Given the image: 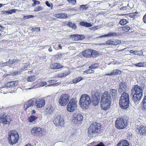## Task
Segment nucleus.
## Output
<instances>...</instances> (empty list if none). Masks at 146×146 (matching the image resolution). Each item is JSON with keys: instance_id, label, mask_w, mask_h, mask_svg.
I'll return each instance as SVG.
<instances>
[{"instance_id": "f257e3e1", "label": "nucleus", "mask_w": 146, "mask_h": 146, "mask_svg": "<svg viewBox=\"0 0 146 146\" xmlns=\"http://www.w3.org/2000/svg\"><path fill=\"white\" fill-rule=\"evenodd\" d=\"M111 103V97L109 92L105 91L101 97L100 106L102 110L107 111L110 108Z\"/></svg>"}, {"instance_id": "f03ea898", "label": "nucleus", "mask_w": 146, "mask_h": 146, "mask_svg": "<svg viewBox=\"0 0 146 146\" xmlns=\"http://www.w3.org/2000/svg\"><path fill=\"white\" fill-rule=\"evenodd\" d=\"M102 131V126L100 123H93L90 125L88 129V136L92 138L94 135H98Z\"/></svg>"}, {"instance_id": "7ed1b4c3", "label": "nucleus", "mask_w": 146, "mask_h": 146, "mask_svg": "<svg viewBox=\"0 0 146 146\" xmlns=\"http://www.w3.org/2000/svg\"><path fill=\"white\" fill-rule=\"evenodd\" d=\"M91 103L90 97L88 95L83 94L81 95L79 102L80 107L84 110L89 108Z\"/></svg>"}, {"instance_id": "20e7f679", "label": "nucleus", "mask_w": 146, "mask_h": 146, "mask_svg": "<svg viewBox=\"0 0 146 146\" xmlns=\"http://www.w3.org/2000/svg\"><path fill=\"white\" fill-rule=\"evenodd\" d=\"M133 99L134 102L139 101L143 96V90L141 87L137 85L134 86L131 90Z\"/></svg>"}, {"instance_id": "39448f33", "label": "nucleus", "mask_w": 146, "mask_h": 146, "mask_svg": "<svg viewBox=\"0 0 146 146\" xmlns=\"http://www.w3.org/2000/svg\"><path fill=\"white\" fill-rule=\"evenodd\" d=\"M129 96L126 92L123 93L120 97L119 104L120 107L123 109H126L129 105Z\"/></svg>"}, {"instance_id": "423d86ee", "label": "nucleus", "mask_w": 146, "mask_h": 146, "mask_svg": "<svg viewBox=\"0 0 146 146\" xmlns=\"http://www.w3.org/2000/svg\"><path fill=\"white\" fill-rule=\"evenodd\" d=\"M128 124L127 117L125 116L117 118L115 122V127L119 129L125 128L127 126Z\"/></svg>"}, {"instance_id": "0eeeda50", "label": "nucleus", "mask_w": 146, "mask_h": 146, "mask_svg": "<svg viewBox=\"0 0 146 146\" xmlns=\"http://www.w3.org/2000/svg\"><path fill=\"white\" fill-rule=\"evenodd\" d=\"M19 138V135L16 131L11 130L9 132L8 139L11 145H13L17 143Z\"/></svg>"}, {"instance_id": "6e6552de", "label": "nucleus", "mask_w": 146, "mask_h": 146, "mask_svg": "<svg viewBox=\"0 0 146 146\" xmlns=\"http://www.w3.org/2000/svg\"><path fill=\"white\" fill-rule=\"evenodd\" d=\"M31 131L33 136L38 137H42L46 133V131L44 129L38 127H33L31 129Z\"/></svg>"}, {"instance_id": "1a4fd4ad", "label": "nucleus", "mask_w": 146, "mask_h": 146, "mask_svg": "<svg viewBox=\"0 0 146 146\" xmlns=\"http://www.w3.org/2000/svg\"><path fill=\"white\" fill-rule=\"evenodd\" d=\"M82 56L86 58H95L99 55L98 51L91 49H86L82 52Z\"/></svg>"}, {"instance_id": "9d476101", "label": "nucleus", "mask_w": 146, "mask_h": 146, "mask_svg": "<svg viewBox=\"0 0 146 146\" xmlns=\"http://www.w3.org/2000/svg\"><path fill=\"white\" fill-rule=\"evenodd\" d=\"M77 102L75 98H71L66 106L67 111L70 112H73L75 111L77 108Z\"/></svg>"}, {"instance_id": "9b49d317", "label": "nucleus", "mask_w": 146, "mask_h": 146, "mask_svg": "<svg viewBox=\"0 0 146 146\" xmlns=\"http://www.w3.org/2000/svg\"><path fill=\"white\" fill-rule=\"evenodd\" d=\"M100 93L97 90L93 91L91 92V102L94 106H97L100 101Z\"/></svg>"}, {"instance_id": "f8f14e48", "label": "nucleus", "mask_w": 146, "mask_h": 146, "mask_svg": "<svg viewBox=\"0 0 146 146\" xmlns=\"http://www.w3.org/2000/svg\"><path fill=\"white\" fill-rule=\"evenodd\" d=\"M12 121L10 116L8 115L6 113H4L0 114V123L3 125L10 124Z\"/></svg>"}, {"instance_id": "ddd939ff", "label": "nucleus", "mask_w": 146, "mask_h": 146, "mask_svg": "<svg viewBox=\"0 0 146 146\" xmlns=\"http://www.w3.org/2000/svg\"><path fill=\"white\" fill-rule=\"evenodd\" d=\"M70 96L68 94H63L61 96L59 100V104L61 106H65L69 102Z\"/></svg>"}, {"instance_id": "4468645a", "label": "nucleus", "mask_w": 146, "mask_h": 146, "mask_svg": "<svg viewBox=\"0 0 146 146\" xmlns=\"http://www.w3.org/2000/svg\"><path fill=\"white\" fill-rule=\"evenodd\" d=\"M72 121L76 124H80L83 119V117L82 115L80 113H74L72 115Z\"/></svg>"}, {"instance_id": "2eb2a0df", "label": "nucleus", "mask_w": 146, "mask_h": 146, "mask_svg": "<svg viewBox=\"0 0 146 146\" xmlns=\"http://www.w3.org/2000/svg\"><path fill=\"white\" fill-rule=\"evenodd\" d=\"M53 122L56 126L62 127L64 125V121L62 117L59 115H57L54 118Z\"/></svg>"}, {"instance_id": "dca6fc26", "label": "nucleus", "mask_w": 146, "mask_h": 146, "mask_svg": "<svg viewBox=\"0 0 146 146\" xmlns=\"http://www.w3.org/2000/svg\"><path fill=\"white\" fill-rule=\"evenodd\" d=\"M136 130L139 134L142 135H146V126L144 125L138 126L136 127Z\"/></svg>"}, {"instance_id": "f3484780", "label": "nucleus", "mask_w": 146, "mask_h": 146, "mask_svg": "<svg viewBox=\"0 0 146 146\" xmlns=\"http://www.w3.org/2000/svg\"><path fill=\"white\" fill-rule=\"evenodd\" d=\"M121 43L120 41L117 39H110L107 40L105 44L108 45L116 46Z\"/></svg>"}, {"instance_id": "a211bd4d", "label": "nucleus", "mask_w": 146, "mask_h": 146, "mask_svg": "<svg viewBox=\"0 0 146 146\" xmlns=\"http://www.w3.org/2000/svg\"><path fill=\"white\" fill-rule=\"evenodd\" d=\"M70 37L76 40H82L85 38V36L83 35H70Z\"/></svg>"}, {"instance_id": "6ab92c4d", "label": "nucleus", "mask_w": 146, "mask_h": 146, "mask_svg": "<svg viewBox=\"0 0 146 146\" xmlns=\"http://www.w3.org/2000/svg\"><path fill=\"white\" fill-rule=\"evenodd\" d=\"M45 104V101L43 99H39L36 101V105L37 108H40L43 106Z\"/></svg>"}, {"instance_id": "aec40b11", "label": "nucleus", "mask_w": 146, "mask_h": 146, "mask_svg": "<svg viewBox=\"0 0 146 146\" xmlns=\"http://www.w3.org/2000/svg\"><path fill=\"white\" fill-rule=\"evenodd\" d=\"M18 83L17 81H11L5 83V84L4 86L5 87L12 88L17 86L18 85Z\"/></svg>"}, {"instance_id": "412c9836", "label": "nucleus", "mask_w": 146, "mask_h": 146, "mask_svg": "<svg viewBox=\"0 0 146 146\" xmlns=\"http://www.w3.org/2000/svg\"><path fill=\"white\" fill-rule=\"evenodd\" d=\"M119 88L118 89L120 92H125L127 89V87L125 82H121L119 85Z\"/></svg>"}, {"instance_id": "4be33fe9", "label": "nucleus", "mask_w": 146, "mask_h": 146, "mask_svg": "<svg viewBox=\"0 0 146 146\" xmlns=\"http://www.w3.org/2000/svg\"><path fill=\"white\" fill-rule=\"evenodd\" d=\"M34 104V101L32 99L28 101L24 105V110L26 111L28 108L31 106H33Z\"/></svg>"}, {"instance_id": "5701e85b", "label": "nucleus", "mask_w": 146, "mask_h": 146, "mask_svg": "<svg viewBox=\"0 0 146 146\" xmlns=\"http://www.w3.org/2000/svg\"><path fill=\"white\" fill-rule=\"evenodd\" d=\"M48 83L49 84L48 86H57L60 85L61 82H57L56 80H52L48 81Z\"/></svg>"}, {"instance_id": "b1692460", "label": "nucleus", "mask_w": 146, "mask_h": 146, "mask_svg": "<svg viewBox=\"0 0 146 146\" xmlns=\"http://www.w3.org/2000/svg\"><path fill=\"white\" fill-rule=\"evenodd\" d=\"M117 146H129L128 141L126 140L120 141L117 144Z\"/></svg>"}, {"instance_id": "393cba45", "label": "nucleus", "mask_w": 146, "mask_h": 146, "mask_svg": "<svg viewBox=\"0 0 146 146\" xmlns=\"http://www.w3.org/2000/svg\"><path fill=\"white\" fill-rule=\"evenodd\" d=\"M122 73V71L118 70H113L112 72L109 74H106V75L108 76H114L118 75H120Z\"/></svg>"}, {"instance_id": "a878e982", "label": "nucleus", "mask_w": 146, "mask_h": 146, "mask_svg": "<svg viewBox=\"0 0 146 146\" xmlns=\"http://www.w3.org/2000/svg\"><path fill=\"white\" fill-rule=\"evenodd\" d=\"M141 107L143 111H146V96H145L141 104Z\"/></svg>"}, {"instance_id": "bb28decb", "label": "nucleus", "mask_w": 146, "mask_h": 146, "mask_svg": "<svg viewBox=\"0 0 146 146\" xmlns=\"http://www.w3.org/2000/svg\"><path fill=\"white\" fill-rule=\"evenodd\" d=\"M52 68L53 69H57L62 68L63 66L60 63H54L52 64Z\"/></svg>"}, {"instance_id": "cd10ccee", "label": "nucleus", "mask_w": 146, "mask_h": 146, "mask_svg": "<svg viewBox=\"0 0 146 146\" xmlns=\"http://www.w3.org/2000/svg\"><path fill=\"white\" fill-rule=\"evenodd\" d=\"M17 11H21L20 10H18V9H12L10 11H2V12L3 13V14H11L13 13H15Z\"/></svg>"}, {"instance_id": "c85d7f7f", "label": "nucleus", "mask_w": 146, "mask_h": 146, "mask_svg": "<svg viewBox=\"0 0 146 146\" xmlns=\"http://www.w3.org/2000/svg\"><path fill=\"white\" fill-rule=\"evenodd\" d=\"M19 61V60L18 59H13L12 60L9 59L8 61L5 62V63L7 65L9 64H11L18 62Z\"/></svg>"}, {"instance_id": "c756f323", "label": "nucleus", "mask_w": 146, "mask_h": 146, "mask_svg": "<svg viewBox=\"0 0 146 146\" xmlns=\"http://www.w3.org/2000/svg\"><path fill=\"white\" fill-rule=\"evenodd\" d=\"M80 25L82 26H83L85 27H89L92 26V25L90 23L84 21H81L80 23Z\"/></svg>"}, {"instance_id": "7c9ffc66", "label": "nucleus", "mask_w": 146, "mask_h": 146, "mask_svg": "<svg viewBox=\"0 0 146 146\" xmlns=\"http://www.w3.org/2000/svg\"><path fill=\"white\" fill-rule=\"evenodd\" d=\"M38 118V117L31 115L28 119V121L32 123V122L34 121Z\"/></svg>"}, {"instance_id": "2f4dec72", "label": "nucleus", "mask_w": 146, "mask_h": 146, "mask_svg": "<svg viewBox=\"0 0 146 146\" xmlns=\"http://www.w3.org/2000/svg\"><path fill=\"white\" fill-rule=\"evenodd\" d=\"M129 23L128 21L125 19H121L119 23V24L121 25H124Z\"/></svg>"}, {"instance_id": "473e14b6", "label": "nucleus", "mask_w": 146, "mask_h": 146, "mask_svg": "<svg viewBox=\"0 0 146 146\" xmlns=\"http://www.w3.org/2000/svg\"><path fill=\"white\" fill-rule=\"evenodd\" d=\"M98 64L97 63H94L92 64L89 67V68L91 69H95L98 68Z\"/></svg>"}, {"instance_id": "72a5a7b5", "label": "nucleus", "mask_w": 146, "mask_h": 146, "mask_svg": "<svg viewBox=\"0 0 146 146\" xmlns=\"http://www.w3.org/2000/svg\"><path fill=\"white\" fill-rule=\"evenodd\" d=\"M35 79V76H30L27 78V80L28 82H32L34 81Z\"/></svg>"}, {"instance_id": "f704fd0d", "label": "nucleus", "mask_w": 146, "mask_h": 146, "mask_svg": "<svg viewBox=\"0 0 146 146\" xmlns=\"http://www.w3.org/2000/svg\"><path fill=\"white\" fill-rule=\"evenodd\" d=\"M110 94L113 97H116L117 96V90L115 89H112L110 91Z\"/></svg>"}, {"instance_id": "c9c22d12", "label": "nucleus", "mask_w": 146, "mask_h": 146, "mask_svg": "<svg viewBox=\"0 0 146 146\" xmlns=\"http://www.w3.org/2000/svg\"><path fill=\"white\" fill-rule=\"evenodd\" d=\"M69 74V73H61L58 74L57 76L59 78H63L67 76Z\"/></svg>"}, {"instance_id": "e433bc0d", "label": "nucleus", "mask_w": 146, "mask_h": 146, "mask_svg": "<svg viewBox=\"0 0 146 146\" xmlns=\"http://www.w3.org/2000/svg\"><path fill=\"white\" fill-rule=\"evenodd\" d=\"M82 77L80 76L73 79L72 82L74 83H76L82 80Z\"/></svg>"}, {"instance_id": "4c0bfd02", "label": "nucleus", "mask_w": 146, "mask_h": 146, "mask_svg": "<svg viewBox=\"0 0 146 146\" xmlns=\"http://www.w3.org/2000/svg\"><path fill=\"white\" fill-rule=\"evenodd\" d=\"M68 25L69 27L72 28V29H76L77 27L76 25L71 22H69L68 24Z\"/></svg>"}, {"instance_id": "58836bf2", "label": "nucleus", "mask_w": 146, "mask_h": 146, "mask_svg": "<svg viewBox=\"0 0 146 146\" xmlns=\"http://www.w3.org/2000/svg\"><path fill=\"white\" fill-rule=\"evenodd\" d=\"M60 19H66L68 17L67 14L66 13H62L60 14Z\"/></svg>"}, {"instance_id": "ea45409f", "label": "nucleus", "mask_w": 146, "mask_h": 146, "mask_svg": "<svg viewBox=\"0 0 146 146\" xmlns=\"http://www.w3.org/2000/svg\"><path fill=\"white\" fill-rule=\"evenodd\" d=\"M122 30L125 32H127L130 29V28L127 25L125 26L122 27Z\"/></svg>"}, {"instance_id": "a19ab883", "label": "nucleus", "mask_w": 146, "mask_h": 146, "mask_svg": "<svg viewBox=\"0 0 146 146\" xmlns=\"http://www.w3.org/2000/svg\"><path fill=\"white\" fill-rule=\"evenodd\" d=\"M117 35L116 33L115 32H111L109 33L108 34L104 35L105 37L111 36H115Z\"/></svg>"}, {"instance_id": "79ce46f5", "label": "nucleus", "mask_w": 146, "mask_h": 146, "mask_svg": "<svg viewBox=\"0 0 146 146\" xmlns=\"http://www.w3.org/2000/svg\"><path fill=\"white\" fill-rule=\"evenodd\" d=\"M84 72L86 73L87 74L94 73V71L91 69H87L85 70Z\"/></svg>"}, {"instance_id": "37998d69", "label": "nucleus", "mask_w": 146, "mask_h": 146, "mask_svg": "<svg viewBox=\"0 0 146 146\" xmlns=\"http://www.w3.org/2000/svg\"><path fill=\"white\" fill-rule=\"evenodd\" d=\"M48 108L49 107L46 109L48 113L51 114L53 112L54 109L52 106H51L50 107L49 109H48Z\"/></svg>"}, {"instance_id": "c03bdc74", "label": "nucleus", "mask_w": 146, "mask_h": 146, "mask_svg": "<svg viewBox=\"0 0 146 146\" xmlns=\"http://www.w3.org/2000/svg\"><path fill=\"white\" fill-rule=\"evenodd\" d=\"M138 13L137 12L130 13L129 14V16L132 18L135 17Z\"/></svg>"}, {"instance_id": "a18cd8bd", "label": "nucleus", "mask_w": 146, "mask_h": 146, "mask_svg": "<svg viewBox=\"0 0 146 146\" xmlns=\"http://www.w3.org/2000/svg\"><path fill=\"white\" fill-rule=\"evenodd\" d=\"M135 66L139 67H144L145 66V64L143 62H139L136 64H135Z\"/></svg>"}, {"instance_id": "49530a36", "label": "nucleus", "mask_w": 146, "mask_h": 146, "mask_svg": "<svg viewBox=\"0 0 146 146\" xmlns=\"http://www.w3.org/2000/svg\"><path fill=\"white\" fill-rule=\"evenodd\" d=\"M42 9L43 8L42 7L40 6H38L35 9L34 11H38L42 10Z\"/></svg>"}, {"instance_id": "de8ad7c7", "label": "nucleus", "mask_w": 146, "mask_h": 146, "mask_svg": "<svg viewBox=\"0 0 146 146\" xmlns=\"http://www.w3.org/2000/svg\"><path fill=\"white\" fill-rule=\"evenodd\" d=\"M32 30L33 32H34L35 31H40V27L32 28Z\"/></svg>"}, {"instance_id": "09e8293b", "label": "nucleus", "mask_w": 146, "mask_h": 146, "mask_svg": "<svg viewBox=\"0 0 146 146\" xmlns=\"http://www.w3.org/2000/svg\"><path fill=\"white\" fill-rule=\"evenodd\" d=\"M69 2L73 5H75L76 3V0H67Z\"/></svg>"}, {"instance_id": "8fccbe9b", "label": "nucleus", "mask_w": 146, "mask_h": 146, "mask_svg": "<svg viewBox=\"0 0 146 146\" xmlns=\"http://www.w3.org/2000/svg\"><path fill=\"white\" fill-rule=\"evenodd\" d=\"M62 54L61 53H58V54L56 55L55 56L57 58H61L62 56V54Z\"/></svg>"}, {"instance_id": "3c124183", "label": "nucleus", "mask_w": 146, "mask_h": 146, "mask_svg": "<svg viewBox=\"0 0 146 146\" xmlns=\"http://www.w3.org/2000/svg\"><path fill=\"white\" fill-rule=\"evenodd\" d=\"M34 17V16L33 15H29L27 16H24L23 17L24 19H28Z\"/></svg>"}, {"instance_id": "603ef678", "label": "nucleus", "mask_w": 146, "mask_h": 146, "mask_svg": "<svg viewBox=\"0 0 146 146\" xmlns=\"http://www.w3.org/2000/svg\"><path fill=\"white\" fill-rule=\"evenodd\" d=\"M86 5H80V9H82V10L86 9H87V8L86 7Z\"/></svg>"}, {"instance_id": "864d4df0", "label": "nucleus", "mask_w": 146, "mask_h": 146, "mask_svg": "<svg viewBox=\"0 0 146 146\" xmlns=\"http://www.w3.org/2000/svg\"><path fill=\"white\" fill-rule=\"evenodd\" d=\"M40 84L41 86H44L46 85L47 83L46 82L42 81L40 82Z\"/></svg>"}, {"instance_id": "5fc2aeb1", "label": "nucleus", "mask_w": 146, "mask_h": 146, "mask_svg": "<svg viewBox=\"0 0 146 146\" xmlns=\"http://www.w3.org/2000/svg\"><path fill=\"white\" fill-rule=\"evenodd\" d=\"M143 21L145 23H146V13L143 18Z\"/></svg>"}, {"instance_id": "6e6d98bb", "label": "nucleus", "mask_w": 146, "mask_h": 146, "mask_svg": "<svg viewBox=\"0 0 146 146\" xmlns=\"http://www.w3.org/2000/svg\"><path fill=\"white\" fill-rule=\"evenodd\" d=\"M45 4L48 7H50L51 6L50 4V3H49L48 1H46L45 2Z\"/></svg>"}, {"instance_id": "4d7b16f0", "label": "nucleus", "mask_w": 146, "mask_h": 146, "mask_svg": "<svg viewBox=\"0 0 146 146\" xmlns=\"http://www.w3.org/2000/svg\"><path fill=\"white\" fill-rule=\"evenodd\" d=\"M60 14H55L54 15V16L60 19Z\"/></svg>"}, {"instance_id": "13d9d810", "label": "nucleus", "mask_w": 146, "mask_h": 146, "mask_svg": "<svg viewBox=\"0 0 146 146\" xmlns=\"http://www.w3.org/2000/svg\"><path fill=\"white\" fill-rule=\"evenodd\" d=\"M18 74V72H15L12 74V76H15L16 75H17Z\"/></svg>"}, {"instance_id": "bf43d9fd", "label": "nucleus", "mask_w": 146, "mask_h": 146, "mask_svg": "<svg viewBox=\"0 0 146 146\" xmlns=\"http://www.w3.org/2000/svg\"><path fill=\"white\" fill-rule=\"evenodd\" d=\"M4 29V27L1 25H0V31H2Z\"/></svg>"}, {"instance_id": "052dcab7", "label": "nucleus", "mask_w": 146, "mask_h": 146, "mask_svg": "<svg viewBox=\"0 0 146 146\" xmlns=\"http://www.w3.org/2000/svg\"><path fill=\"white\" fill-rule=\"evenodd\" d=\"M33 70L29 71L28 72V74H31L33 72Z\"/></svg>"}, {"instance_id": "680f3d73", "label": "nucleus", "mask_w": 146, "mask_h": 146, "mask_svg": "<svg viewBox=\"0 0 146 146\" xmlns=\"http://www.w3.org/2000/svg\"><path fill=\"white\" fill-rule=\"evenodd\" d=\"M35 3L36 4V5H37V4H40V1H35Z\"/></svg>"}, {"instance_id": "e2e57ef3", "label": "nucleus", "mask_w": 146, "mask_h": 146, "mask_svg": "<svg viewBox=\"0 0 146 146\" xmlns=\"http://www.w3.org/2000/svg\"><path fill=\"white\" fill-rule=\"evenodd\" d=\"M35 113L36 111L34 110H33L31 112V114L32 115L34 114Z\"/></svg>"}, {"instance_id": "0e129e2a", "label": "nucleus", "mask_w": 146, "mask_h": 146, "mask_svg": "<svg viewBox=\"0 0 146 146\" xmlns=\"http://www.w3.org/2000/svg\"><path fill=\"white\" fill-rule=\"evenodd\" d=\"M62 23L63 25L64 26H65L66 24V22H65V21L63 22H62Z\"/></svg>"}, {"instance_id": "69168bd1", "label": "nucleus", "mask_w": 146, "mask_h": 146, "mask_svg": "<svg viewBox=\"0 0 146 146\" xmlns=\"http://www.w3.org/2000/svg\"><path fill=\"white\" fill-rule=\"evenodd\" d=\"M25 146H34L32 145L31 144L29 143V144H28L26 145H25Z\"/></svg>"}, {"instance_id": "338daca9", "label": "nucleus", "mask_w": 146, "mask_h": 146, "mask_svg": "<svg viewBox=\"0 0 146 146\" xmlns=\"http://www.w3.org/2000/svg\"><path fill=\"white\" fill-rule=\"evenodd\" d=\"M48 51L50 52H51L52 51V49L51 47L49 48L48 49Z\"/></svg>"}, {"instance_id": "774afa93", "label": "nucleus", "mask_w": 146, "mask_h": 146, "mask_svg": "<svg viewBox=\"0 0 146 146\" xmlns=\"http://www.w3.org/2000/svg\"><path fill=\"white\" fill-rule=\"evenodd\" d=\"M129 52L131 53H133L134 52H135V51H133V50H130L129 51Z\"/></svg>"}]
</instances>
